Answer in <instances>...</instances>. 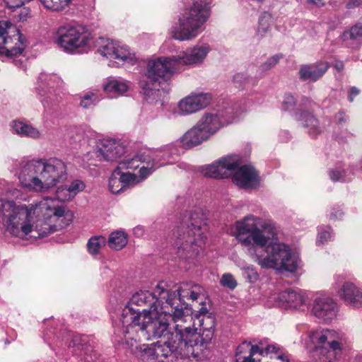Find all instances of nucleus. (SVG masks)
<instances>
[{
    "label": "nucleus",
    "mask_w": 362,
    "mask_h": 362,
    "mask_svg": "<svg viewBox=\"0 0 362 362\" xmlns=\"http://www.w3.org/2000/svg\"><path fill=\"white\" fill-rule=\"evenodd\" d=\"M84 187L82 181L74 180L69 185L57 188L56 199L45 197L35 205L0 197V220L6 232L22 240L36 239L69 226L73 214L59 201H70Z\"/></svg>",
    "instance_id": "1"
},
{
    "label": "nucleus",
    "mask_w": 362,
    "mask_h": 362,
    "mask_svg": "<svg viewBox=\"0 0 362 362\" xmlns=\"http://www.w3.org/2000/svg\"><path fill=\"white\" fill-rule=\"evenodd\" d=\"M129 318L131 323L127 329H134L136 333H140V337L146 340L155 338H163L159 341L162 343L157 350L153 349H144L142 355L145 362H163L162 358H166L173 356L176 358L200 357L204 354L208 346L211 343L214 335L216 318H195L193 327L197 321L200 327V332L197 333V328L189 327H182L176 325V335L168 330L169 324L167 318Z\"/></svg>",
    "instance_id": "2"
},
{
    "label": "nucleus",
    "mask_w": 362,
    "mask_h": 362,
    "mask_svg": "<svg viewBox=\"0 0 362 362\" xmlns=\"http://www.w3.org/2000/svg\"><path fill=\"white\" fill-rule=\"evenodd\" d=\"M235 237L247 254L261 267L293 272L298 267V257L289 246L274 242L276 237L274 225L250 215L236 222Z\"/></svg>",
    "instance_id": "3"
},
{
    "label": "nucleus",
    "mask_w": 362,
    "mask_h": 362,
    "mask_svg": "<svg viewBox=\"0 0 362 362\" xmlns=\"http://www.w3.org/2000/svg\"><path fill=\"white\" fill-rule=\"evenodd\" d=\"M211 47L207 43L197 44L187 48L177 55L170 57H158L148 63L146 73L139 81L140 88L147 100L158 102L160 95V80L167 81L178 71L180 66H197L204 62Z\"/></svg>",
    "instance_id": "4"
},
{
    "label": "nucleus",
    "mask_w": 362,
    "mask_h": 362,
    "mask_svg": "<svg viewBox=\"0 0 362 362\" xmlns=\"http://www.w3.org/2000/svg\"><path fill=\"white\" fill-rule=\"evenodd\" d=\"M66 176V165L57 158L30 160L23 163L18 173L21 186L36 192L47 191Z\"/></svg>",
    "instance_id": "5"
},
{
    "label": "nucleus",
    "mask_w": 362,
    "mask_h": 362,
    "mask_svg": "<svg viewBox=\"0 0 362 362\" xmlns=\"http://www.w3.org/2000/svg\"><path fill=\"white\" fill-rule=\"evenodd\" d=\"M208 227L197 212L192 213L173 230L174 247L177 255L183 259H193L203 250Z\"/></svg>",
    "instance_id": "6"
},
{
    "label": "nucleus",
    "mask_w": 362,
    "mask_h": 362,
    "mask_svg": "<svg viewBox=\"0 0 362 362\" xmlns=\"http://www.w3.org/2000/svg\"><path fill=\"white\" fill-rule=\"evenodd\" d=\"M165 289L159 283L153 293L148 291L136 292L130 299L129 303L122 310V317H167L165 306L160 303V298H165Z\"/></svg>",
    "instance_id": "7"
},
{
    "label": "nucleus",
    "mask_w": 362,
    "mask_h": 362,
    "mask_svg": "<svg viewBox=\"0 0 362 362\" xmlns=\"http://www.w3.org/2000/svg\"><path fill=\"white\" fill-rule=\"evenodd\" d=\"M209 16L206 4L202 1H194L192 5L181 14L179 27H173L170 34L173 39L180 41L195 38L204 29V23Z\"/></svg>",
    "instance_id": "8"
},
{
    "label": "nucleus",
    "mask_w": 362,
    "mask_h": 362,
    "mask_svg": "<svg viewBox=\"0 0 362 362\" xmlns=\"http://www.w3.org/2000/svg\"><path fill=\"white\" fill-rule=\"evenodd\" d=\"M177 148L173 144H169L162 148L161 151L153 152L148 148L141 149L132 157L125 158L121 160L117 167L120 170H139V175H135V182L138 184L143 182L157 168L164 165L158 159L160 153L163 152V156H170L177 153Z\"/></svg>",
    "instance_id": "9"
},
{
    "label": "nucleus",
    "mask_w": 362,
    "mask_h": 362,
    "mask_svg": "<svg viewBox=\"0 0 362 362\" xmlns=\"http://www.w3.org/2000/svg\"><path fill=\"white\" fill-rule=\"evenodd\" d=\"M57 44L68 53L83 51L91 41V34L83 26L67 24L60 26L56 33Z\"/></svg>",
    "instance_id": "10"
},
{
    "label": "nucleus",
    "mask_w": 362,
    "mask_h": 362,
    "mask_svg": "<svg viewBox=\"0 0 362 362\" xmlns=\"http://www.w3.org/2000/svg\"><path fill=\"white\" fill-rule=\"evenodd\" d=\"M310 338L315 344V355L321 362H334L341 354V344L333 330L315 331L310 334Z\"/></svg>",
    "instance_id": "11"
},
{
    "label": "nucleus",
    "mask_w": 362,
    "mask_h": 362,
    "mask_svg": "<svg viewBox=\"0 0 362 362\" xmlns=\"http://www.w3.org/2000/svg\"><path fill=\"white\" fill-rule=\"evenodd\" d=\"M64 82L54 74L40 73L36 89L45 110L54 109L62 100Z\"/></svg>",
    "instance_id": "12"
},
{
    "label": "nucleus",
    "mask_w": 362,
    "mask_h": 362,
    "mask_svg": "<svg viewBox=\"0 0 362 362\" xmlns=\"http://www.w3.org/2000/svg\"><path fill=\"white\" fill-rule=\"evenodd\" d=\"M192 285L193 284L192 283H182L175 291L169 292L165 290L166 305H165V309L169 311V313H167V316H193V310L184 302L185 299H189Z\"/></svg>",
    "instance_id": "13"
},
{
    "label": "nucleus",
    "mask_w": 362,
    "mask_h": 362,
    "mask_svg": "<svg viewBox=\"0 0 362 362\" xmlns=\"http://www.w3.org/2000/svg\"><path fill=\"white\" fill-rule=\"evenodd\" d=\"M24 48L23 36L17 27L8 21H0V54L16 57Z\"/></svg>",
    "instance_id": "14"
},
{
    "label": "nucleus",
    "mask_w": 362,
    "mask_h": 362,
    "mask_svg": "<svg viewBox=\"0 0 362 362\" xmlns=\"http://www.w3.org/2000/svg\"><path fill=\"white\" fill-rule=\"evenodd\" d=\"M237 112L234 109L226 108L221 113H206L197 123L199 129L209 138L221 127L236 120Z\"/></svg>",
    "instance_id": "15"
},
{
    "label": "nucleus",
    "mask_w": 362,
    "mask_h": 362,
    "mask_svg": "<svg viewBox=\"0 0 362 362\" xmlns=\"http://www.w3.org/2000/svg\"><path fill=\"white\" fill-rule=\"evenodd\" d=\"M316 106L315 102L304 97L295 112L296 119L302 122L309 136L313 138H315L323 131L318 119L310 112Z\"/></svg>",
    "instance_id": "16"
},
{
    "label": "nucleus",
    "mask_w": 362,
    "mask_h": 362,
    "mask_svg": "<svg viewBox=\"0 0 362 362\" xmlns=\"http://www.w3.org/2000/svg\"><path fill=\"white\" fill-rule=\"evenodd\" d=\"M241 163L238 155H228L202 169V174L206 177L223 179L228 177Z\"/></svg>",
    "instance_id": "17"
},
{
    "label": "nucleus",
    "mask_w": 362,
    "mask_h": 362,
    "mask_svg": "<svg viewBox=\"0 0 362 362\" xmlns=\"http://www.w3.org/2000/svg\"><path fill=\"white\" fill-rule=\"evenodd\" d=\"M211 100L210 94L194 92L182 99L178 103L179 112L182 115L194 113L206 107Z\"/></svg>",
    "instance_id": "18"
},
{
    "label": "nucleus",
    "mask_w": 362,
    "mask_h": 362,
    "mask_svg": "<svg viewBox=\"0 0 362 362\" xmlns=\"http://www.w3.org/2000/svg\"><path fill=\"white\" fill-rule=\"evenodd\" d=\"M232 173L233 182L243 189L255 188L259 184V179L255 169L248 165H245L235 168Z\"/></svg>",
    "instance_id": "19"
},
{
    "label": "nucleus",
    "mask_w": 362,
    "mask_h": 362,
    "mask_svg": "<svg viewBox=\"0 0 362 362\" xmlns=\"http://www.w3.org/2000/svg\"><path fill=\"white\" fill-rule=\"evenodd\" d=\"M306 293L301 290H286L278 294L276 305L284 310H298L305 302Z\"/></svg>",
    "instance_id": "20"
},
{
    "label": "nucleus",
    "mask_w": 362,
    "mask_h": 362,
    "mask_svg": "<svg viewBox=\"0 0 362 362\" xmlns=\"http://www.w3.org/2000/svg\"><path fill=\"white\" fill-rule=\"evenodd\" d=\"M124 153V147L115 139H104L101 147L95 151V156L100 160L115 161Z\"/></svg>",
    "instance_id": "21"
},
{
    "label": "nucleus",
    "mask_w": 362,
    "mask_h": 362,
    "mask_svg": "<svg viewBox=\"0 0 362 362\" xmlns=\"http://www.w3.org/2000/svg\"><path fill=\"white\" fill-rule=\"evenodd\" d=\"M311 313L315 317H336L339 315V308L332 298L321 296L314 300Z\"/></svg>",
    "instance_id": "22"
},
{
    "label": "nucleus",
    "mask_w": 362,
    "mask_h": 362,
    "mask_svg": "<svg viewBox=\"0 0 362 362\" xmlns=\"http://www.w3.org/2000/svg\"><path fill=\"white\" fill-rule=\"evenodd\" d=\"M135 174L124 173L117 167L109 179V189L112 194H117L129 187H133L138 183L135 180Z\"/></svg>",
    "instance_id": "23"
},
{
    "label": "nucleus",
    "mask_w": 362,
    "mask_h": 362,
    "mask_svg": "<svg viewBox=\"0 0 362 362\" xmlns=\"http://www.w3.org/2000/svg\"><path fill=\"white\" fill-rule=\"evenodd\" d=\"M329 66L326 62H317L311 64L303 65L298 71L302 81H316L328 70Z\"/></svg>",
    "instance_id": "24"
},
{
    "label": "nucleus",
    "mask_w": 362,
    "mask_h": 362,
    "mask_svg": "<svg viewBox=\"0 0 362 362\" xmlns=\"http://www.w3.org/2000/svg\"><path fill=\"white\" fill-rule=\"evenodd\" d=\"M338 296L354 307H362V292L351 282L344 284L338 291Z\"/></svg>",
    "instance_id": "25"
},
{
    "label": "nucleus",
    "mask_w": 362,
    "mask_h": 362,
    "mask_svg": "<svg viewBox=\"0 0 362 362\" xmlns=\"http://www.w3.org/2000/svg\"><path fill=\"white\" fill-rule=\"evenodd\" d=\"M123 319L126 320L122 322L123 325L122 332L124 334V339H122L121 345L124 349L129 350L130 353L136 354L143 350L141 345L139 344L137 339L134 337L135 334H139V333H136L134 329H130V332H127V329L129 325L131 323V320H129V318Z\"/></svg>",
    "instance_id": "26"
},
{
    "label": "nucleus",
    "mask_w": 362,
    "mask_h": 362,
    "mask_svg": "<svg viewBox=\"0 0 362 362\" xmlns=\"http://www.w3.org/2000/svg\"><path fill=\"white\" fill-rule=\"evenodd\" d=\"M209 138L196 124L182 137L181 142L186 148L198 146Z\"/></svg>",
    "instance_id": "27"
},
{
    "label": "nucleus",
    "mask_w": 362,
    "mask_h": 362,
    "mask_svg": "<svg viewBox=\"0 0 362 362\" xmlns=\"http://www.w3.org/2000/svg\"><path fill=\"white\" fill-rule=\"evenodd\" d=\"M12 129L16 134L21 137L39 139L42 136V134L38 129L22 121H13Z\"/></svg>",
    "instance_id": "28"
},
{
    "label": "nucleus",
    "mask_w": 362,
    "mask_h": 362,
    "mask_svg": "<svg viewBox=\"0 0 362 362\" xmlns=\"http://www.w3.org/2000/svg\"><path fill=\"white\" fill-rule=\"evenodd\" d=\"M128 89L127 82L122 78H109L103 84V90L110 93L123 94Z\"/></svg>",
    "instance_id": "29"
},
{
    "label": "nucleus",
    "mask_w": 362,
    "mask_h": 362,
    "mask_svg": "<svg viewBox=\"0 0 362 362\" xmlns=\"http://www.w3.org/2000/svg\"><path fill=\"white\" fill-rule=\"evenodd\" d=\"M96 46L101 55L112 59L117 43L112 40L100 37L98 40Z\"/></svg>",
    "instance_id": "30"
},
{
    "label": "nucleus",
    "mask_w": 362,
    "mask_h": 362,
    "mask_svg": "<svg viewBox=\"0 0 362 362\" xmlns=\"http://www.w3.org/2000/svg\"><path fill=\"white\" fill-rule=\"evenodd\" d=\"M112 59L130 64H134L136 61L135 54L127 45H120L118 43Z\"/></svg>",
    "instance_id": "31"
},
{
    "label": "nucleus",
    "mask_w": 362,
    "mask_h": 362,
    "mask_svg": "<svg viewBox=\"0 0 362 362\" xmlns=\"http://www.w3.org/2000/svg\"><path fill=\"white\" fill-rule=\"evenodd\" d=\"M272 23V16L267 11L262 13L258 19L257 35L260 37H264L270 31Z\"/></svg>",
    "instance_id": "32"
},
{
    "label": "nucleus",
    "mask_w": 362,
    "mask_h": 362,
    "mask_svg": "<svg viewBox=\"0 0 362 362\" xmlns=\"http://www.w3.org/2000/svg\"><path fill=\"white\" fill-rule=\"evenodd\" d=\"M127 235L122 230L112 232L108 238L109 246L116 250L122 249L127 244Z\"/></svg>",
    "instance_id": "33"
},
{
    "label": "nucleus",
    "mask_w": 362,
    "mask_h": 362,
    "mask_svg": "<svg viewBox=\"0 0 362 362\" xmlns=\"http://www.w3.org/2000/svg\"><path fill=\"white\" fill-rule=\"evenodd\" d=\"M204 294L203 288L198 284H193L188 300H192V301L200 300V305H202V307L197 311L198 314H194V317H198L199 315H204L208 313V310L205 307L202 301L204 299Z\"/></svg>",
    "instance_id": "34"
},
{
    "label": "nucleus",
    "mask_w": 362,
    "mask_h": 362,
    "mask_svg": "<svg viewBox=\"0 0 362 362\" xmlns=\"http://www.w3.org/2000/svg\"><path fill=\"white\" fill-rule=\"evenodd\" d=\"M102 97L96 92L90 91L85 93L81 98L80 106L84 109L92 108L100 100Z\"/></svg>",
    "instance_id": "35"
},
{
    "label": "nucleus",
    "mask_w": 362,
    "mask_h": 362,
    "mask_svg": "<svg viewBox=\"0 0 362 362\" xmlns=\"http://www.w3.org/2000/svg\"><path fill=\"white\" fill-rule=\"evenodd\" d=\"M250 342L244 341L236 349V362H255L254 358H250Z\"/></svg>",
    "instance_id": "36"
},
{
    "label": "nucleus",
    "mask_w": 362,
    "mask_h": 362,
    "mask_svg": "<svg viewBox=\"0 0 362 362\" xmlns=\"http://www.w3.org/2000/svg\"><path fill=\"white\" fill-rule=\"evenodd\" d=\"M281 54H275L271 57H269L266 62L261 64L257 70V77L262 78L265 73L271 70L273 67H274L281 59Z\"/></svg>",
    "instance_id": "37"
},
{
    "label": "nucleus",
    "mask_w": 362,
    "mask_h": 362,
    "mask_svg": "<svg viewBox=\"0 0 362 362\" xmlns=\"http://www.w3.org/2000/svg\"><path fill=\"white\" fill-rule=\"evenodd\" d=\"M105 244V238L99 235L90 238L87 243V247L88 252L91 255H97L103 245Z\"/></svg>",
    "instance_id": "38"
},
{
    "label": "nucleus",
    "mask_w": 362,
    "mask_h": 362,
    "mask_svg": "<svg viewBox=\"0 0 362 362\" xmlns=\"http://www.w3.org/2000/svg\"><path fill=\"white\" fill-rule=\"evenodd\" d=\"M45 8L59 11L65 9L70 4L71 0H39Z\"/></svg>",
    "instance_id": "39"
},
{
    "label": "nucleus",
    "mask_w": 362,
    "mask_h": 362,
    "mask_svg": "<svg viewBox=\"0 0 362 362\" xmlns=\"http://www.w3.org/2000/svg\"><path fill=\"white\" fill-rule=\"evenodd\" d=\"M243 277L250 283H255L259 279V274L252 265H238Z\"/></svg>",
    "instance_id": "40"
},
{
    "label": "nucleus",
    "mask_w": 362,
    "mask_h": 362,
    "mask_svg": "<svg viewBox=\"0 0 362 362\" xmlns=\"http://www.w3.org/2000/svg\"><path fill=\"white\" fill-rule=\"evenodd\" d=\"M71 337V339L69 343V347L76 349L77 350H81L87 344L88 339L86 336L72 334Z\"/></svg>",
    "instance_id": "41"
},
{
    "label": "nucleus",
    "mask_w": 362,
    "mask_h": 362,
    "mask_svg": "<svg viewBox=\"0 0 362 362\" xmlns=\"http://www.w3.org/2000/svg\"><path fill=\"white\" fill-rule=\"evenodd\" d=\"M362 37V24H356L353 26L349 31H344L340 36V38L344 41L348 37L356 39Z\"/></svg>",
    "instance_id": "42"
},
{
    "label": "nucleus",
    "mask_w": 362,
    "mask_h": 362,
    "mask_svg": "<svg viewBox=\"0 0 362 362\" xmlns=\"http://www.w3.org/2000/svg\"><path fill=\"white\" fill-rule=\"evenodd\" d=\"M332 233V230L328 226L319 228L317 245H322L329 240H331Z\"/></svg>",
    "instance_id": "43"
},
{
    "label": "nucleus",
    "mask_w": 362,
    "mask_h": 362,
    "mask_svg": "<svg viewBox=\"0 0 362 362\" xmlns=\"http://www.w3.org/2000/svg\"><path fill=\"white\" fill-rule=\"evenodd\" d=\"M223 286L227 287L230 290H233L238 285L237 281L231 274H224L220 281Z\"/></svg>",
    "instance_id": "44"
},
{
    "label": "nucleus",
    "mask_w": 362,
    "mask_h": 362,
    "mask_svg": "<svg viewBox=\"0 0 362 362\" xmlns=\"http://www.w3.org/2000/svg\"><path fill=\"white\" fill-rule=\"evenodd\" d=\"M296 105V100L291 94H286L282 102V109L286 111H293Z\"/></svg>",
    "instance_id": "45"
},
{
    "label": "nucleus",
    "mask_w": 362,
    "mask_h": 362,
    "mask_svg": "<svg viewBox=\"0 0 362 362\" xmlns=\"http://www.w3.org/2000/svg\"><path fill=\"white\" fill-rule=\"evenodd\" d=\"M248 81L249 77L243 73H238L233 76V83L238 88L246 85Z\"/></svg>",
    "instance_id": "46"
},
{
    "label": "nucleus",
    "mask_w": 362,
    "mask_h": 362,
    "mask_svg": "<svg viewBox=\"0 0 362 362\" xmlns=\"http://www.w3.org/2000/svg\"><path fill=\"white\" fill-rule=\"evenodd\" d=\"M257 353L261 356L265 355L263 344L262 342L259 343V345H252L250 344V354L248 355V357L250 358H253V356Z\"/></svg>",
    "instance_id": "47"
},
{
    "label": "nucleus",
    "mask_w": 362,
    "mask_h": 362,
    "mask_svg": "<svg viewBox=\"0 0 362 362\" xmlns=\"http://www.w3.org/2000/svg\"><path fill=\"white\" fill-rule=\"evenodd\" d=\"M344 172H341L339 170H331L329 172V177L332 181H345V178L344 177Z\"/></svg>",
    "instance_id": "48"
},
{
    "label": "nucleus",
    "mask_w": 362,
    "mask_h": 362,
    "mask_svg": "<svg viewBox=\"0 0 362 362\" xmlns=\"http://www.w3.org/2000/svg\"><path fill=\"white\" fill-rule=\"evenodd\" d=\"M272 353L276 354L279 353V354H282L280 351V347L279 346L275 345V344L267 345L264 348V354L268 355L269 354H272Z\"/></svg>",
    "instance_id": "49"
},
{
    "label": "nucleus",
    "mask_w": 362,
    "mask_h": 362,
    "mask_svg": "<svg viewBox=\"0 0 362 362\" xmlns=\"http://www.w3.org/2000/svg\"><path fill=\"white\" fill-rule=\"evenodd\" d=\"M360 93V90L355 87H351L349 93V100L350 102H353L354 100V98L357 96Z\"/></svg>",
    "instance_id": "50"
},
{
    "label": "nucleus",
    "mask_w": 362,
    "mask_h": 362,
    "mask_svg": "<svg viewBox=\"0 0 362 362\" xmlns=\"http://www.w3.org/2000/svg\"><path fill=\"white\" fill-rule=\"evenodd\" d=\"M30 15V11L27 8H23L20 11V13L18 15L19 21H24L27 19V18Z\"/></svg>",
    "instance_id": "51"
},
{
    "label": "nucleus",
    "mask_w": 362,
    "mask_h": 362,
    "mask_svg": "<svg viewBox=\"0 0 362 362\" xmlns=\"http://www.w3.org/2000/svg\"><path fill=\"white\" fill-rule=\"evenodd\" d=\"M307 4L314 6L317 8L325 6V3L323 0H307Z\"/></svg>",
    "instance_id": "52"
},
{
    "label": "nucleus",
    "mask_w": 362,
    "mask_h": 362,
    "mask_svg": "<svg viewBox=\"0 0 362 362\" xmlns=\"http://www.w3.org/2000/svg\"><path fill=\"white\" fill-rule=\"evenodd\" d=\"M361 1L362 0H350L346 4V7L349 9L356 8L361 4Z\"/></svg>",
    "instance_id": "53"
},
{
    "label": "nucleus",
    "mask_w": 362,
    "mask_h": 362,
    "mask_svg": "<svg viewBox=\"0 0 362 362\" xmlns=\"http://www.w3.org/2000/svg\"><path fill=\"white\" fill-rule=\"evenodd\" d=\"M279 136L282 141H287L289 140L290 134L288 131L284 130L280 132Z\"/></svg>",
    "instance_id": "54"
},
{
    "label": "nucleus",
    "mask_w": 362,
    "mask_h": 362,
    "mask_svg": "<svg viewBox=\"0 0 362 362\" xmlns=\"http://www.w3.org/2000/svg\"><path fill=\"white\" fill-rule=\"evenodd\" d=\"M343 215V212L340 209H338L335 212H332L331 214H330V218L331 219H338V218H341V217Z\"/></svg>",
    "instance_id": "55"
},
{
    "label": "nucleus",
    "mask_w": 362,
    "mask_h": 362,
    "mask_svg": "<svg viewBox=\"0 0 362 362\" xmlns=\"http://www.w3.org/2000/svg\"><path fill=\"white\" fill-rule=\"evenodd\" d=\"M276 358L279 360V362H289L288 356H286L284 354H279L276 356Z\"/></svg>",
    "instance_id": "56"
},
{
    "label": "nucleus",
    "mask_w": 362,
    "mask_h": 362,
    "mask_svg": "<svg viewBox=\"0 0 362 362\" xmlns=\"http://www.w3.org/2000/svg\"><path fill=\"white\" fill-rule=\"evenodd\" d=\"M134 233L136 235H141L144 233V229L141 226H137L134 229Z\"/></svg>",
    "instance_id": "57"
},
{
    "label": "nucleus",
    "mask_w": 362,
    "mask_h": 362,
    "mask_svg": "<svg viewBox=\"0 0 362 362\" xmlns=\"http://www.w3.org/2000/svg\"><path fill=\"white\" fill-rule=\"evenodd\" d=\"M344 67V63L341 61L336 62L334 68L338 71H341Z\"/></svg>",
    "instance_id": "58"
},
{
    "label": "nucleus",
    "mask_w": 362,
    "mask_h": 362,
    "mask_svg": "<svg viewBox=\"0 0 362 362\" xmlns=\"http://www.w3.org/2000/svg\"><path fill=\"white\" fill-rule=\"evenodd\" d=\"M336 118L339 124H341L343 122L345 121L342 114H339L338 115L336 116Z\"/></svg>",
    "instance_id": "59"
},
{
    "label": "nucleus",
    "mask_w": 362,
    "mask_h": 362,
    "mask_svg": "<svg viewBox=\"0 0 362 362\" xmlns=\"http://www.w3.org/2000/svg\"><path fill=\"white\" fill-rule=\"evenodd\" d=\"M356 362H362V356H357L356 357Z\"/></svg>",
    "instance_id": "60"
},
{
    "label": "nucleus",
    "mask_w": 362,
    "mask_h": 362,
    "mask_svg": "<svg viewBox=\"0 0 362 362\" xmlns=\"http://www.w3.org/2000/svg\"><path fill=\"white\" fill-rule=\"evenodd\" d=\"M175 322H177L178 321H182L183 318H173Z\"/></svg>",
    "instance_id": "61"
}]
</instances>
